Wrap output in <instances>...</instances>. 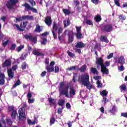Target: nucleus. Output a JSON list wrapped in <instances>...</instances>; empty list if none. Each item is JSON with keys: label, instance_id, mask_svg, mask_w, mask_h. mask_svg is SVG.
Wrapping results in <instances>:
<instances>
[{"label": "nucleus", "instance_id": "4be33fe9", "mask_svg": "<svg viewBox=\"0 0 127 127\" xmlns=\"http://www.w3.org/2000/svg\"><path fill=\"white\" fill-rule=\"evenodd\" d=\"M75 34L74 33H71V35L69 34L68 37V41L69 43L73 42V40H74V35Z\"/></svg>", "mask_w": 127, "mask_h": 127}, {"label": "nucleus", "instance_id": "8fccbe9b", "mask_svg": "<svg viewBox=\"0 0 127 127\" xmlns=\"http://www.w3.org/2000/svg\"><path fill=\"white\" fill-rule=\"evenodd\" d=\"M31 97H32V94L31 93L28 92L27 95V98L28 100V99H31Z\"/></svg>", "mask_w": 127, "mask_h": 127}, {"label": "nucleus", "instance_id": "ea45409f", "mask_svg": "<svg viewBox=\"0 0 127 127\" xmlns=\"http://www.w3.org/2000/svg\"><path fill=\"white\" fill-rule=\"evenodd\" d=\"M76 36L78 39H80V38H82V33L81 32L76 33Z\"/></svg>", "mask_w": 127, "mask_h": 127}, {"label": "nucleus", "instance_id": "603ef678", "mask_svg": "<svg viewBox=\"0 0 127 127\" xmlns=\"http://www.w3.org/2000/svg\"><path fill=\"white\" fill-rule=\"evenodd\" d=\"M115 3L118 6H120L121 4H120V2L119 1V0H114Z\"/></svg>", "mask_w": 127, "mask_h": 127}, {"label": "nucleus", "instance_id": "6ab92c4d", "mask_svg": "<svg viewBox=\"0 0 127 127\" xmlns=\"http://www.w3.org/2000/svg\"><path fill=\"white\" fill-rule=\"evenodd\" d=\"M85 47V44L83 43L82 42H80L77 43L75 45L76 48H83Z\"/></svg>", "mask_w": 127, "mask_h": 127}, {"label": "nucleus", "instance_id": "864d4df0", "mask_svg": "<svg viewBox=\"0 0 127 127\" xmlns=\"http://www.w3.org/2000/svg\"><path fill=\"white\" fill-rule=\"evenodd\" d=\"M120 19H121V20H125L126 19V17L124 16L123 15H120L119 16Z\"/></svg>", "mask_w": 127, "mask_h": 127}, {"label": "nucleus", "instance_id": "c756f323", "mask_svg": "<svg viewBox=\"0 0 127 127\" xmlns=\"http://www.w3.org/2000/svg\"><path fill=\"white\" fill-rule=\"evenodd\" d=\"M48 101L51 105H55V100L53 99L52 98L50 97L48 99Z\"/></svg>", "mask_w": 127, "mask_h": 127}, {"label": "nucleus", "instance_id": "052dcab7", "mask_svg": "<svg viewBox=\"0 0 127 127\" xmlns=\"http://www.w3.org/2000/svg\"><path fill=\"white\" fill-rule=\"evenodd\" d=\"M121 117H124V118H127V113H121Z\"/></svg>", "mask_w": 127, "mask_h": 127}, {"label": "nucleus", "instance_id": "2eb2a0df", "mask_svg": "<svg viewBox=\"0 0 127 127\" xmlns=\"http://www.w3.org/2000/svg\"><path fill=\"white\" fill-rule=\"evenodd\" d=\"M34 55H36L37 56H44V54L40 52L38 49H35L32 52Z\"/></svg>", "mask_w": 127, "mask_h": 127}, {"label": "nucleus", "instance_id": "aec40b11", "mask_svg": "<svg viewBox=\"0 0 127 127\" xmlns=\"http://www.w3.org/2000/svg\"><path fill=\"white\" fill-rule=\"evenodd\" d=\"M100 41L102 42H106V43H109V40L106 36H101L100 37Z\"/></svg>", "mask_w": 127, "mask_h": 127}, {"label": "nucleus", "instance_id": "dca6fc26", "mask_svg": "<svg viewBox=\"0 0 127 127\" xmlns=\"http://www.w3.org/2000/svg\"><path fill=\"white\" fill-rule=\"evenodd\" d=\"M101 70L103 74H105L106 75H108L109 74V69H108L105 65H102L101 66Z\"/></svg>", "mask_w": 127, "mask_h": 127}, {"label": "nucleus", "instance_id": "72a5a7b5", "mask_svg": "<svg viewBox=\"0 0 127 127\" xmlns=\"http://www.w3.org/2000/svg\"><path fill=\"white\" fill-rule=\"evenodd\" d=\"M27 1L31 4L32 6H34L35 5H36V3L33 0H27Z\"/></svg>", "mask_w": 127, "mask_h": 127}, {"label": "nucleus", "instance_id": "6e6552de", "mask_svg": "<svg viewBox=\"0 0 127 127\" xmlns=\"http://www.w3.org/2000/svg\"><path fill=\"white\" fill-rule=\"evenodd\" d=\"M54 65H55V62H51L50 64V65L46 67V69L48 72H54Z\"/></svg>", "mask_w": 127, "mask_h": 127}, {"label": "nucleus", "instance_id": "69168bd1", "mask_svg": "<svg viewBox=\"0 0 127 127\" xmlns=\"http://www.w3.org/2000/svg\"><path fill=\"white\" fill-rule=\"evenodd\" d=\"M46 71H44L43 72H42V73L41 74V77H44V76H45V75H46Z\"/></svg>", "mask_w": 127, "mask_h": 127}, {"label": "nucleus", "instance_id": "c9c22d12", "mask_svg": "<svg viewBox=\"0 0 127 127\" xmlns=\"http://www.w3.org/2000/svg\"><path fill=\"white\" fill-rule=\"evenodd\" d=\"M85 23L86 24H88V25H93V22L90 19L86 20Z\"/></svg>", "mask_w": 127, "mask_h": 127}, {"label": "nucleus", "instance_id": "e2e57ef3", "mask_svg": "<svg viewBox=\"0 0 127 127\" xmlns=\"http://www.w3.org/2000/svg\"><path fill=\"white\" fill-rule=\"evenodd\" d=\"M125 69V67H124V66L121 65L119 66V69L120 71H124V69Z\"/></svg>", "mask_w": 127, "mask_h": 127}, {"label": "nucleus", "instance_id": "bf43d9fd", "mask_svg": "<svg viewBox=\"0 0 127 127\" xmlns=\"http://www.w3.org/2000/svg\"><path fill=\"white\" fill-rule=\"evenodd\" d=\"M91 1L95 4H98V3H99V0H91Z\"/></svg>", "mask_w": 127, "mask_h": 127}, {"label": "nucleus", "instance_id": "09e8293b", "mask_svg": "<svg viewBox=\"0 0 127 127\" xmlns=\"http://www.w3.org/2000/svg\"><path fill=\"white\" fill-rule=\"evenodd\" d=\"M108 102H109V100H108V99H107V98L104 97L103 100V102L104 103V104H107V103H108Z\"/></svg>", "mask_w": 127, "mask_h": 127}, {"label": "nucleus", "instance_id": "58836bf2", "mask_svg": "<svg viewBox=\"0 0 127 127\" xmlns=\"http://www.w3.org/2000/svg\"><path fill=\"white\" fill-rule=\"evenodd\" d=\"M67 53L68 56H69V57H72L73 58V57H75V54L72 53L71 52H70L69 51L67 52Z\"/></svg>", "mask_w": 127, "mask_h": 127}, {"label": "nucleus", "instance_id": "ddd939ff", "mask_svg": "<svg viewBox=\"0 0 127 127\" xmlns=\"http://www.w3.org/2000/svg\"><path fill=\"white\" fill-rule=\"evenodd\" d=\"M9 111H12L11 118L12 119H15V118L16 117V115H17V114L16 113V111L14 110V108L10 107L9 108Z\"/></svg>", "mask_w": 127, "mask_h": 127}, {"label": "nucleus", "instance_id": "774afa93", "mask_svg": "<svg viewBox=\"0 0 127 127\" xmlns=\"http://www.w3.org/2000/svg\"><path fill=\"white\" fill-rule=\"evenodd\" d=\"M75 52H77V53H79V54H81V49H77V48L75 49Z\"/></svg>", "mask_w": 127, "mask_h": 127}, {"label": "nucleus", "instance_id": "338daca9", "mask_svg": "<svg viewBox=\"0 0 127 127\" xmlns=\"http://www.w3.org/2000/svg\"><path fill=\"white\" fill-rule=\"evenodd\" d=\"M7 43H8V40H7L6 42L3 41L2 44L4 46H6L7 45Z\"/></svg>", "mask_w": 127, "mask_h": 127}, {"label": "nucleus", "instance_id": "f704fd0d", "mask_svg": "<svg viewBox=\"0 0 127 127\" xmlns=\"http://www.w3.org/2000/svg\"><path fill=\"white\" fill-rule=\"evenodd\" d=\"M100 95L101 96H107L108 95V91L107 90H103L100 92Z\"/></svg>", "mask_w": 127, "mask_h": 127}, {"label": "nucleus", "instance_id": "4d7b16f0", "mask_svg": "<svg viewBox=\"0 0 127 127\" xmlns=\"http://www.w3.org/2000/svg\"><path fill=\"white\" fill-rule=\"evenodd\" d=\"M15 47H16V45L14 44H12L10 48L11 50H14V49H15Z\"/></svg>", "mask_w": 127, "mask_h": 127}, {"label": "nucleus", "instance_id": "b1692460", "mask_svg": "<svg viewBox=\"0 0 127 127\" xmlns=\"http://www.w3.org/2000/svg\"><path fill=\"white\" fill-rule=\"evenodd\" d=\"M94 19L96 22H100L102 20V18L101 17V15H97L95 17Z\"/></svg>", "mask_w": 127, "mask_h": 127}, {"label": "nucleus", "instance_id": "c03bdc74", "mask_svg": "<svg viewBox=\"0 0 127 127\" xmlns=\"http://www.w3.org/2000/svg\"><path fill=\"white\" fill-rule=\"evenodd\" d=\"M23 48H24V46H23V45L18 47L17 48L18 52L21 51V50H22V49H23Z\"/></svg>", "mask_w": 127, "mask_h": 127}, {"label": "nucleus", "instance_id": "a211bd4d", "mask_svg": "<svg viewBox=\"0 0 127 127\" xmlns=\"http://www.w3.org/2000/svg\"><path fill=\"white\" fill-rule=\"evenodd\" d=\"M90 73H92V74H94L95 75H98L99 71L97 70L96 68L91 67L90 70Z\"/></svg>", "mask_w": 127, "mask_h": 127}, {"label": "nucleus", "instance_id": "e433bc0d", "mask_svg": "<svg viewBox=\"0 0 127 127\" xmlns=\"http://www.w3.org/2000/svg\"><path fill=\"white\" fill-rule=\"evenodd\" d=\"M76 69H77L76 66H72L67 69L68 71H74V70H76Z\"/></svg>", "mask_w": 127, "mask_h": 127}, {"label": "nucleus", "instance_id": "de8ad7c7", "mask_svg": "<svg viewBox=\"0 0 127 127\" xmlns=\"http://www.w3.org/2000/svg\"><path fill=\"white\" fill-rule=\"evenodd\" d=\"M59 67H58V66H55V73H58V72H59Z\"/></svg>", "mask_w": 127, "mask_h": 127}, {"label": "nucleus", "instance_id": "37998d69", "mask_svg": "<svg viewBox=\"0 0 127 127\" xmlns=\"http://www.w3.org/2000/svg\"><path fill=\"white\" fill-rule=\"evenodd\" d=\"M42 41L41 42L42 44H46V42H47V40L46 38H42Z\"/></svg>", "mask_w": 127, "mask_h": 127}, {"label": "nucleus", "instance_id": "3c124183", "mask_svg": "<svg viewBox=\"0 0 127 127\" xmlns=\"http://www.w3.org/2000/svg\"><path fill=\"white\" fill-rule=\"evenodd\" d=\"M75 28L76 29L77 33L81 32V26L80 27H76Z\"/></svg>", "mask_w": 127, "mask_h": 127}, {"label": "nucleus", "instance_id": "39448f33", "mask_svg": "<svg viewBox=\"0 0 127 127\" xmlns=\"http://www.w3.org/2000/svg\"><path fill=\"white\" fill-rule=\"evenodd\" d=\"M18 2V0H9V1L6 3V6L9 9H11L13 8V6Z\"/></svg>", "mask_w": 127, "mask_h": 127}, {"label": "nucleus", "instance_id": "0eeeda50", "mask_svg": "<svg viewBox=\"0 0 127 127\" xmlns=\"http://www.w3.org/2000/svg\"><path fill=\"white\" fill-rule=\"evenodd\" d=\"M24 37L27 40H30L32 42H34L35 43L36 42V40H37V38L35 36H32L31 35H25Z\"/></svg>", "mask_w": 127, "mask_h": 127}, {"label": "nucleus", "instance_id": "5fc2aeb1", "mask_svg": "<svg viewBox=\"0 0 127 127\" xmlns=\"http://www.w3.org/2000/svg\"><path fill=\"white\" fill-rule=\"evenodd\" d=\"M113 56H114V53H111L107 56V59H111V58H112Z\"/></svg>", "mask_w": 127, "mask_h": 127}, {"label": "nucleus", "instance_id": "f8f14e48", "mask_svg": "<svg viewBox=\"0 0 127 127\" xmlns=\"http://www.w3.org/2000/svg\"><path fill=\"white\" fill-rule=\"evenodd\" d=\"M4 73L1 72L0 67V85H3L4 84Z\"/></svg>", "mask_w": 127, "mask_h": 127}, {"label": "nucleus", "instance_id": "412c9836", "mask_svg": "<svg viewBox=\"0 0 127 127\" xmlns=\"http://www.w3.org/2000/svg\"><path fill=\"white\" fill-rule=\"evenodd\" d=\"M7 73L9 78H10L11 79H12L13 78L14 75H13V72H12V69H7Z\"/></svg>", "mask_w": 127, "mask_h": 127}, {"label": "nucleus", "instance_id": "a878e982", "mask_svg": "<svg viewBox=\"0 0 127 127\" xmlns=\"http://www.w3.org/2000/svg\"><path fill=\"white\" fill-rule=\"evenodd\" d=\"M63 11L64 12V14H65V15H68L69 14H70V13H71V12L70 11L69 9H63Z\"/></svg>", "mask_w": 127, "mask_h": 127}, {"label": "nucleus", "instance_id": "bb28decb", "mask_svg": "<svg viewBox=\"0 0 127 127\" xmlns=\"http://www.w3.org/2000/svg\"><path fill=\"white\" fill-rule=\"evenodd\" d=\"M37 122V119L35 118L34 121L32 122L30 120H28V124L29 125H35Z\"/></svg>", "mask_w": 127, "mask_h": 127}, {"label": "nucleus", "instance_id": "7ed1b4c3", "mask_svg": "<svg viewBox=\"0 0 127 127\" xmlns=\"http://www.w3.org/2000/svg\"><path fill=\"white\" fill-rule=\"evenodd\" d=\"M53 29L54 31H57L59 35H60L63 31V28L59 24H57L56 22H54Z\"/></svg>", "mask_w": 127, "mask_h": 127}, {"label": "nucleus", "instance_id": "79ce46f5", "mask_svg": "<svg viewBox=\"0 0 127 127\" xmlns=\"http://www.w3.org/2000/svg\"><path fill=\"white\" fill-rule=\"evenodd\" d=\"M28 101L29 104H33V103H34L35 99L34 98H29Z\"/></svg>", "mask_w": 127, "mask_h": 127}, {"label": "nucleus", "instance_id": "a18cd8bd", "mask_svg": "<svg viewBox=\"0 0 127 127\" xmlns=\"http://www.w3.org/2000/svg\"><path fill=\"white\" fill-rule=\"evenodd\" d=\"M55 123V118L54 117H52L50 120V124L51 125H53Z\"/></svg>", "mask_w": 127, "mask_h": 127}, {"label": "nucleus", "instance_id": "423d86ee", "mask_svg": "<svg viewBox=\"0 0 127 127\" xmlns=\"http://www.w3.org/2000/svg\"><path fill=\"white\" fill-rule=\"evenodd\" d=\"M22 6H24L25 10H31V11H33V12H37V9H35L33 7H31L27 3L23 4Z\"/></svg>", "mask_w": 127, "mask_h": 127}, {"label": "nucleus", "instance_id": "680f3d73", "mask_svg": "<svg viewBox=\"0 0 127 127\" xmlns=\"http://www.w3.org/2000/svg\"><path fill=\"white\" fill-rule=\"evenodd\" d=\"M26 64L25 63H23L22 65V69H25V68H26Z\"/></svg>", "mask_w": 127, "mask_h": 127}, {"label": "nucleus", "instance_id": "473e14b6", "mask_svg": "<svg viewBox=\"0 0 127 127\" xmlns=\"http://www.w3.org/2000/svg\"><path fill=\"white\" fill-rule=\"evenodd\" d=\"M64 103H65V100H60L58 102V104L59 106H61V107L64 106Z\"/></svg>", "mask_w": 127, "mask_h": 127}, {"label": "nucleus", "instance_id": "c85d7f7f", "mask_svg": "<svg viewBox=\"0 0 127 127\" xmlns=\"http://www.w3.org/2000/svg\"><path fill=\"white\" fill-rule=\"evenodd\" d=\"M35 31H36L37 32H40V31H42V28H41V27H40L39 25H36Z\"/></svg>", "mask_w": 127, "mask_h": 127}, {"label": "nucleus", "instance_id": "5701e85b", "mask_svg": "<svg viewBox=\"0 0 127 127\" xmlns=\"http://www.w3.org/2000/svg\"><path fill=\"white\" fill-rule=\"evenodd\" d=\"M64 25L65 27H67L68 25H70V20L69 19H66L64 21Z\"/></svg>", "mask_w": 127, "mask_h": 127}, {"label": "nucleus", "instance_id": "cd10ccee", "mask_svg": "<svg viewBox=\"0 0 127 127\" xmlns=\"http://www.w3.org/2000/svg\"><path fill=\"white\" fill-rule=\"evenodd\" d=\"M86 68L87 65L86 64H84L79 68V71H80V72H85V71H86Z\"/></svg>", "mask_w": 127, "mask_h": 127}, {"label": "nucleus", "instance_id": "9d476101", "mask_svg": "<svg viewBox=\"0 0 127 127\" xmlns=\"http://www.w3.org/2000/svg\"><path fill=\"white\" fill-rule=\"evenodd\" d=\"M103 30L106 32H110L113 30V26L112 25H106L104 26Z\"/></svg>", "mask_w": 127, "mask_h": 127}, {"label": "nucleus", "instance_id": "20e7f679", "mask_svg": "<svg viewBox=\"0 0 127 127\" xmlns=\"http://www.w3.org/2000/svg\"><path fill=\"white\" fill-rule=\"evenodd\" d=\"M25 108H26V105L24 104L23 106L19 110V119H25V112H24Z\"/></svg>", "mask_w": 127, "mask_h": 127}, {"label": "nucleus", "instance_id": "1a4fd4ad", "mask_svg": "<svg viewBox=\"0 0 127 127\" xmlns=\"http://www.w3.org/2000/svg\"><path fill=\"white\" fill-rule=\"evenodd\" d=\"M96 64H97V65H99L100 66H101V67L105 65V64H104V59H103L102 58H97Z\"/></svg>", "mask_w": 127, "mask_h": 127}, {"label": "nucleus", "instance_id": "0e129e2a", "mask_svg": "<svg viewBox=\"0 0 127 127\" xmlns=\"http://www.w3.org/2000/svg\"><path fill=\"white\" fill-rule=\"evenodd\" d=\"M100 112H101L102 114H105V108L104 107H101L100 108Z\"/></svg>", "mask_w": 127, "mask_h": 127}, {"label": "nucleus", "instance_id": "f3484780", "mask_svg": "<svg viewBox=\"0 0 127 127\" xmlns=\"http://www.w3.org/2000/svg\"><path fill=\"white\" fill-rule=\"evenodd\" d=\"M83 85L85 86V87H86L87 89H88V90H91V89H94V85L90 83V81H88L86 83H84Z\"/></svg>", "mask_w": 127, "mask_h": 127}, {"label": "nucleus", "instance_id": "7c9ffc66", "mask_svg": "<svg viewBox=\"0 0 127 127\" xmlns=\"http://www.w3.org/2000/svg\"><path fill=\"white\" fill-rule=\"evenodd\" d=\"M20 84H21V82H20L19 79H18L16 83L13 85V88H16V87H17V86H19Z\"/></svg>", "mask_w": 127, "mask_h": 127}, {"label": "nucleus", "instance_id": "9b49d317", "mask_svg": "<svg viewBox=\"0 0 127 127\" xmlns=\"http://www.w3.org/2000/svg\"><path fill=\"white\" fill-rule=\"evenodd\" d=\"M11 66V60L8 59L2 64V67H9Z\"/></svg>", "mask_w": 127, "mask_h": 127}, {"label": "nucleus", "instance_id": "4468645a", "mask_svg": "<svg viewBox=\"0 0 127 127\" xmlns=\"http://www.w3.org/2000/svg\"><path fill=\"white\" fill-rule=\"evenodd\" d=\"M45 23L48 25V26H50L51 24H52V20L51 19V17L47 16L45 19Z\"/></svg>", "mask_w": 127, "mask_h": 127}, {"label": "nucleus", "instance_id": "2f4dec72", "mask_svg": "<svg viewBox=\"0 0 127 127\" xmlns=\"http://www.w3.org/2000/svg\"><path fill=\"white\" fill-rule=\"evenodd\" d=\"M27 21L23 22L20 24V27L22 28H24V27H26V25H27Z\"/></svg>", "mask_w": 127, "mask_h": 127}, {"label": "nucleus", "instance_id": "4c0bfd02", "mask_svg": "<svg viewBox=\"0 0 127 127\" xmlns=\"http://www.w3.org/2000/svg\"><path fill=\"white\" fill-rule=\"evenodd\" d=\"M119 63H124L125 62V59L124 56H121L119 59Z\"/></svg>", "mask_w": 127, "mask_h": 127}, {"label": "nucleus", "instance_id": "13d9d810", "mask_svg": "<svg viewBox=\"0 0 127 127\" xmlns=\"http://www.w3.org/2000/svg\"><path fill=\"white\" fill-rule=\"evenodd\" d=\"M22 20V18L21 17H18L16 18V22L17 21H21Z\"/></svg>", "mask_w": 127, "mask_h": 127}, {"label": "nucleus", "instance_id": "f257e3e1", "mask_svg": "<svg viewBox=\"0 0 127 127\" xmlns=\"http://www.w3.org/2000/svg\"><path fill=\"white\" fill-rule=\"evenodd\" d=\"M59 91L60 92V96H65L66 98H72L73 96L76 94V91L74 88H70L69 89V86H65L64 82H61L59 87Z\"/></svg>", "mask_w": 127, "mask_h": 127}, {"label": "nucleus", "instance_id": "49530a36", "mask_svg": "<svg viewBox=\"0 0 127 127\" xmlns=\"http://www.w3.org/2000/svg\"><path fill=\"white\" fill-rule=\"evenodd\" d=\"M101 78L102 77L99 75H96L93 77V79H94V80H98V81H99V80L101 79Z\"/></svg>", "mask_w": 127, "mask_h": 127}, {"label": "nucleus", "instance_id": "6e6d98bb", "mask_svg": "<svg viewBox=\"0 0 127 127\" xmlns=\"http://www.w3.org/2000/svg\"><path fill=\"white\" fill-rule=\"evenodd\" d=\"M17 68H18V66H17V65H13L12 67V70H13V71H15V70H16Z\"/></svg>", "mask_w": 127, "mask_h": 127}, {"label": "nucleus", "instance_id": "a19ab883", "mask_svg": "<svg viewBox=\"0 0 127 127\" xmlns=\"http://www.w3.org/2000/svg\"><path fill=\"white\" fill-rule=\"evenodd\" d=\"M97 84L98 88H102V87H103V85L102 84V83L101 82V81H100V80L97 81Z\"/></svg>", "mask_w": 127, "mask_h": 127}, {"label": "nucleus", "instance_id": "f03ea898", "mask_svg": "<svg viewBox=\"0 0 127 127\" xmlns=\"http://www.w3.org/2000/svg\"><path fill=\"white\" fill-rule=\"evenodd\" d=\"M78 82L84 85L86 84L88 82L90 81V76L89 73H84L81 75H80L78 79Z\"/></svg>", "mask_w": 127, "mask_h": 127}, {"label": "nucleus", "instance_id": "393cba45", "mask_svg": "<svg viewBox=\"0 0 127 127\" xmlns=\"http://www.w3.org/2000/svg\"><path fill=\"white\" fill-rule=\"evenodd\" d=\"M120 88L121 90V92H124L127 90V85H126L125 84H123L120 86Z\"/></svg>", "mask_w": 127, "mask_h": 127}]
</instances>
